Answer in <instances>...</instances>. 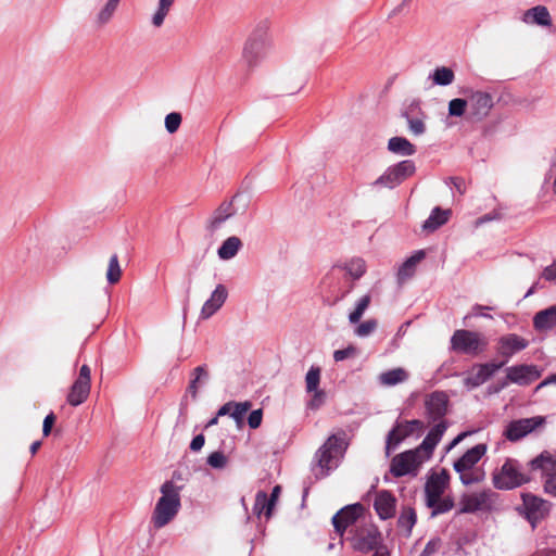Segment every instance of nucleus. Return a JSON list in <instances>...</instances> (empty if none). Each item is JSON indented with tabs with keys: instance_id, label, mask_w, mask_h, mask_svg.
I'll use <instances>...</instances> for the list:
<instances>
[{
	"instance_id": "f257e3e1",
	"label": "nucleus",
	"mask_w": 556,
	"mask_h": 556,
	"mask_svg": "<svg viewBox=\"0 0 556 556\" xmlns=\"http://www.w3.org/2000/svg\"><path fill=\"white\" fill-rule=\"evenodd\" d=\"M446 429V422L441 420L428 432L419 446L395 455L391 459L390 473L395 478L416 476L419 467L431 458Z\"/></svg>"
},
{
	"instance_id": "f03ea898",
	"label": "nucleus",
	"mask_w": 556,
	"mask_h": 556,
	"mask_svg": "<svg viewBox=\"0 0 556 556\" xmlns=\"http://www.w3.org/2000/svg\"><path fill=\"white\" fill-rule=\"evenodd\" d=\"M450 485V473L446 469L430 475L425 483V503L431 509V516L450 511L454 507L451 496L444 495Z\"/></svg>"
},
{
	"instance_id": "7ed1b4c3",
	"label": "nucleus",
	"mask_w": 556,
	"mask_h": 556,
	"mask_svg": "<svg viewBox=\"0 0 556 556\" xmlns=\"http://www.w3.org/2000/svg\"><path fill=\"white\" fill-rule=\"evenodd\" d=\"M160 492L161 497L157 500L151 516V522L155 529L168 525L181 508V486H174L172 482H164Z\"/></svg>"
},
{
	"instance_id": "20e7f679",
	"label": "nucleus",
	"mask_w": 556,
	"mask_h": 556,
	"mask_svg": "<svg viewBox=\"0 0 556 556\" xmlns=\"http://www.w3.org/2000/svg\"><path fill=\"white\" fill-rule=\"evenodd\" d=\"M344 435V432H342L341 435H330L316 452L315 459L319 470V472L315 473L317 478L328 476L332 469L338 467L340 459L348 448Z\"/></svg>"
},
{
	"instance_id": "39448f33",
	"label": "nucleus",
	"mask_w": 556,
	"mask_h": 556,
	"mask_svg": "<svg viewBox=\"0 0 556 556\" xmlns=\"http://www.w3.org/2000/svg\"><path fill=\"white\" fill-rule=\"evenodd\" d=\"M270 41L265 23L258 24L249 35L242 49V60L248 67L257 66L270 51Z\"/></svg>"
},
{
	"instance_id": "423d86ee",
	"label": "nucleus",
	"mask_w": 556,
	"mask_h": 556,
	"mask_svg": "<svg viewBox=\"0 0 556 556\" xmlns=\"http://www.w3.org/2000/svg\"><path fill=\"white\" fill-rule=\"evenodd\" d=\"M450 343L452 351L471 356L481 354L488 346V340L483 334L465 329L455 330Z\"/></svg>"
},
{
	"instance_id": "0eeeda50",
	"label": "nucleus",
	"mask_w": 556,
	"mask_h": 556,
	"mask_svg": "<svg viewBox=\"0 0 556 556\" xmlns=\"http://www.w3.org/2000/svg\"><path fill=\"white\" fill-rule=\"evenodd\" d=\"M459 505V513L462 514L489 513L500 507L498 494L492 490H482L464 495Z\"/></svg>"
},
{
	"instance_id": "6e6552de",
	"label": "nucleus",
	"mask_w": 556,
	"mask_h": 556,
	"mask_svg": "<svg viewBox=\"0 0 556 556\" xmlns=\"http://www.w3.org/2000/svg\"><path fill=\"white\" fill-rule=\"evenodd\" d=\"M529 478L521 472L518 462L507 459L493 476V484L498 490H513L527 482Z\"/></svg>"
},
{
	"instance_id": "1a4fd4ad",
	"label": "nucleus",
	"mask_w": 556,
	"mask_h": 556,
	"mask_svg": "<svg viewBox=\"0 0 556 556\" xmlns=\"http://www.w3.org/2000/svg\"><path fill=\"white\" fill-rule=\"evenodd\" d=\"M540 376L541 371L535 365H514L506 368V379L494 389H490V392L497 393L505 389L509 383L529 386L538 380Z\"/></svg>"
},
{
	"instance_id": "9d476101",
	"label": "nucleus",
	"mask_w": 556,
	"mask_h": 556,
	"mask_svg": "<svg viewBox=\"0 0 556 556\" xmlns=\"http://www.w3.org/2000/svg\"><path fill=\"white\" fill-rule=\"evenodd\" d=\"M534 471H541L546 493L556 496V456L549 452H543L529 463Z\"/></svg>"
},
{
	"instance_id": "9b49d317",
	"label": "nucleus",
	"mask_w": 556,
	"mask_h": 556,
	"mask_svg": "<svg viewBox=\"0 0 556 556\" xmlns=\"http://www.w3.org/2000/svg\"><path fill=\"white\" fill-rule=\"evenodd\" d=\"M416 170L415 163L412 160H404L390 166L386 172L374 181V186H383L394 188L403 180L412 176Z\"/></svg>"
},
{
	"instance_id": "f8f14e48",
	"label": "nucleus",
	"mask_w": 556,
	"mask_h": 556,
	"mask_svg": "<svg viewBox=\"0 0 556 556\" xmlns=\"http://www.w3.org/2000/svg\"><path fill=\"white\" fill-rule=\"evenodd\" d=\"M506 361H501L498 363L489 362L483 364H475L467 371L466 377L464 378V386L467 390H473L483 383H485L491 377L495 375L504 365Z\"/></svg>"
},
{
	"instance_id": "ddd939ff",
	"label": "nucleus",
	"mask_w": 556,
	"mask_h": 556,
	"mask_svg": "<svg viewBox=\"0 0 556 556\" xmlns=\"http://www.w3.org/2000/svg\"><path fill=\"white\" fill-rule=\"evenodd\" d=\"M366 269V262L363 258L353 257L343 264L334 265L325 277L324 283L330 286L343 275L349 276L352 280H358L365 275Z\"/></svg>"
},
{
	"instance_id": "4468645a",
	"label": "nucleus",
	"mask_w": 556,
	"mask_h": 556,
	"mask_svg": "<svg viewBox=\"0 0 556 556\" xmlns=\"http://www.w3.org/2000/svg\"><path fill=\"white\" fill-rule=\"evenodd\" d=\"M469 118L471 121L481 122L491 112L494 106L493 97L485 91H471L468 96Z\"/></svg>"
},
{
	"instance_id": "2eb2a0df",
	"label": "nucleus",
	"mask_w": 556,
	"mask_h": 556,
	"mask_svg": "<svg viewBox=\"0 0 556 556\" xmlns=\"http://www.w3.org/2000/svg\"><path fill=\"white\" fill-rule=\"evenodd\" d=\"M545 422L544 417L534 416L510 421L505 429V437L511 442L521 440Z\"/></svg>"
},
{
	"instance_id": "dca6fc26",
	"label": "nucleus",
	"mask_w": 556,
	"mask_h": 556,
	"mask_svg": "<svg viewBox=\"0 0 556 556\" xmlns=\"http://www.w3.org/2000/svg\"><path fill=\"white\" fill-rule=\"evenodd\" d=\"M380 532L376 527L369 526L358 529L352 538V547L362 553H368L380 544Z\"/></svg>"
},
{
	"instance_id": "f3484780",
	"label": "nucleus",
	"mask_w": 556,
	"mask_h": 556,
	"mask_svg": "<svg viewBox=\"0 0 556 556\" xmlns=\"http://www.w3.org/2000/svg\"><path fill=\"white\" fill-rule=\"evenodd\" d=\"M522 506L526 518L533 527L538 521L543 519L549 510V505L546 501L532 494L522 495Z\"/></svg>"
},
{
	"instance_id": "a211bd4d",
	"label": "nucleus",
	"mask_w": 556,
	"mask_h": 556,
	"mask_svg": "<svg viewBox=\"0 0 556 556\" xmlns=\"http://www.w3.org/2000/svg\"><path fill=\"white\" fill-rule=\"evenodd\" d=\"M402 116L406 119L408 129L414 136H421L426 132L427 115L422 112L419 101H412L402 112Z\"/></svg>"
},
{
	"instance_id": "6ab92c4d",
	"label": "nucleus",
	"mask_w": 556,
	"mask_h": 556,
	"mask_svg": "<svg viewBox=\"0 0 556 556\" xmlns=\"http://www.w3.org/2000/svg\"><path fill=\"white\" fill-rule=\"evenodd\" d=\"M497 345V353L504 357L503 361L507 363L516 353L525 350L529 345V342L527 339L516 333H508L498 339Z\"/></svg>"
},
{
	"instance_id": "aec40b11",
	"label": "nucleus",
	"mask_w": 556,
	"mask_h": 556,
	"mask_svg": "<svg viewBox=\"0 0 556 556\" xmlns=\"http://www.w3.org/2000/svg\"><path fill=\"white\" fill-rule=\"evenodd\" d=\"M363 513V506L359 503L348 505L341 508L333 517L332 525L336 532L343 535L346 528L353 525Z\"/></svg>"
},
{
	"instance_id": "412c9836",
	"label": "nucleus",
	"mask_w": 556,
	"mask_h": 556,
	"mask_svg": "<svg viewBox=\"0 0 556 556\" xmlns=\"http://www.w3.org/2000/svg\"><path fill=\"white\" fill-rule=\"evenodd\" d=\"M228 299V289L225 285L218 283L211 292L208 299L203 303L200 317L202 319L211 318L217 313Z\"/></svg>"
},
{
	"instance_id": "4be33fe9",
	"label": "nucleus",
	"mask_w": 556,
	"mask_h": 556,
	"mask_svg": "<svg viewBox=\"0 0 556 556\" xmlns=\"http://www.w3.org/2000/svg\"><path fill=\"white\" fill-rule=\"evenodd\" d=\"M426 253L424 250L415 251L412 256L406 258L397 268L396 282L399 286L404 285L412 279L417 269V265L425 258Z\"/></svg>"
},
{
	"instance_id": "5701e85b",
	"label": "nucleus",
	"mask_w": 556,
	"mask_h": 556,
	"mask_svg": "<svg viewBox=\"0 0 556 556\" xmlns=\"http://www.w3.org/2000/svg\"><path fill=\"white\" fill-rule=\"evenodd\" d=\"M448 399L444 392H432L426 400V410L429 417L435 421L441 419L447 410Z\"/></svg>"
},
{
	"instance_id": "b1692460",
	"label": "nucleus",
	"mask_w": 556,
	"mask_h": 556,
	"mask_svg": "<svg viewBox=\"0 0 556 556\" xmlns=\"http://www.w3.org/2000/svg\"><path fill=\"white\" fill-rule=\"evenodd\" d=\"M396 500L390 491L382 490L376 495L374 507L378 516L386 520L394 516Z\"/></svg>"
},
{
	"instance_id": "393cba45",
	"label": "nucleus",
	"mask_w": 556,
	"mask_h": 556,
	"mask_svg": "<svg viewBox=\"0 0 556 556\" xmlns=\"http://www.w3.org/2000/svg\"><path fill=\"white\" fill-rule=\"evenodd\" d=\"M486 453V445L483 443L477 444L469 448L460 458L454 463L455 471H467L482 458Z\"/></svg>"
},
{
	"instance_id": "a878e982",
	"label": "nucleus",
	"mask_w": 556,
	"mask_h": 556,
	"mask_svg": "<svg viewBox=\"0 0 556 556\" xmlns=\"http://www.w3.org/2000/svg\"><path fill=\"white\" fill-rule=\"evenodd\" d=\"M533 327L538 331H548L556 327V305L539 311L533 317Z\"/></svg>"
},
{
	"instance_id": "bb28decb",
	"label": "nucleus",
	"mask_w": 556,
	"mask_h": 556,
	"mask_svg": "<svg viewBox=\"0 0 556 556\" xmlns=\"http://www.w3.org/2000/svg\"><path fill=\"white\" fill-rule=\"evenodd\" d=\"M451 216V210H442L441 207H434L429 217L422 224V230L427 232H433L444 224L448 222Z\"/></svg>"
},
{
	"instance_id": "cd10ccee",
	"label": "nucleus",
	"mask_w": 556,
	"mask_h": 556,
	"mask_svg": "<svg viewBox=\"0 0 556 556\" xmlns=\"http://www.w3.org/2000/svg\"><path fill=\"white\" fill-rule=\"evenodd\" d=\"M236 213V210L233 207L232 202H223L218 208L215 210L213 213L208 228L214 231L217 230L224 222H226L228 218L233 216Z\"/></svg>"
},
{
	"instance_id": "c85d7f7f",
	"label": "nucleus",
	"mask_w": 556,
	"mask_h": 556,
	"mask_svg": "<svg viewBox=\"0 0 556 556\" xmlns=\"http://www.w3.org/2000/svg\"><path fill=\"white\" fill-rule=\"evenodd\" d=\"M90 388L91 384L75 380L67 394V403L72 406L83 404L90 393Z\"/></svg>"
},
{
	"instance_id": "c756f323",
	"label": "nucleus",
	"mask_w": 556,
	"mask_h": 556,
	"mask_svg": "<svg viewBox=\"0 0 556 556\" xmlns=\"http://www.w3.org/2000/svg\"><path fill=\"white\" fill-rule=\"evenodd\" d=\"M388 150L402 156H410L416 152L415 146L404 137L390 138L388 141Z\"/></svg>"
},
{
	"instance_id": "7c9ffc66",
	"label": "nucleus",
	"mask_w": 556,
	"mask_h": 556,
	"mask_svg": "<svg viewBox=\"0 0 556 556\" xmlns=\"http://www.w3.org/2000/svg\"><path fill=\"white\" fill-rule=\"evenodd\" d=\"M407 379V371L401 367L381 372L378 377L379 383L386 387L396 386L399 383L406 381Z\"/></svg>"
},
{
	"instance_id": "2f4dec72",
	"label": "nucleus",
	"mask_w": 556,
	"mask_h": 556,
	"mask_svg": "<svg viewBox=\"0 0 556 556\" xmlns=\"http://www.w3.org/2000/svg\"><path fill=\"white\" fill-rule=\"evenodd\" d=\"M241 247V240L236 236H231L227 238L218 248L217 255L223 261L231 260L237 255Z\"/></svg>"
},
{
	"instance_id": "473e14b6",
	"label": "nucleus",
	"mask_w": 556,
	"mask_h": 556,
	"mask_svg": "<svg viewBox=\"0 0 556 556\" xmlns=\"http://www.w3.org/2000/svg\"><path fill=\"white\" fill-rule=\"evenodd\" d=\"M407 432L403 431L401 421H396L394 427L389 431L386 439V455L389 456L392 450H395L405 439Z\"/></svg>"
},
{
	"instance_id": "72a5a7b5",
	"label": "nucleus",
	"mask_w": 556,
	"mask_h": 556,
	"mask_svg": "<svg viewBox=\"0 0 556 556\" xmlns=\"http://www.w3.org/2000/svg\"><path fill=\"white\" fill-rule=\"evenodd\" d=\"M274 509V500H268V495L265 491H258L255 495V502L253 505V511L255 515L261 516L262 514L268 519L271 516Z\"/></svg>"
},
{
	"instance_id": "f704fd0d",
	"label": "nucleus",
	"mask_w": 556,
	"mask_h": 556,
	"mask_svg": "<svg viewBox=\"0 0 556 556\" xmlns=\"http://www.w3.org/2000/svg\"><path fill=\"white\" fill-rule=\"evenodd\" d=\"M529 17L532 18V22L540 26H549L552 25V17L546 7L536 5L530 10H528L525 14V20L527 21Z\"/></svg>"
},
{
	"instance_id": "c9c22d12",
	"label": "nucleus",
	"mask_w": 556,
	"mask_h": 556,
	"mask_svg": "<svg viewBox=\"0 0 556 556\" xmlns=\"http://www.w3.org/2000/svg\"><path fill=\"white\" fill-rule=\"evenodd\" d=\"M371 303V295L366 293L362 295L356 302L354 309L349 314L348 319L352 325H356L361 321L364 313L369 307Z\"/></svg>"
},
{
	"instance_id": "e433bc0d",
	"label": "nucleus",
	"mask_w": 556,
	"mask_h": 556,
	"mask_svg": "<svg viewBox=\"0 0 556 556\" xmlns=\"http://www.w3.org/2000/svg\"><path fill=\"white\" fill-rule=\"evenodd\" d=\"M417 521V515L414 508L407 506L401 510L397 519V526L406 532V535H410L412 530Z\"/></svg>"
},
{
	"instance_id": "4c0bfd02",
	"label": "nucleus",
	"mask_w": 556,
	"mask_h": 556,
	"mask_svg": "<svg viewBox=\"0 0 556 556\" xmlns=\"http://www.w3.org/2000/svg\"><path fill=\"white\" fill-rule=\"evenodd\" d=\"M433 84L437 86H450L454 79L455 74L452 68L446 66L435 67L430 75Z\"/></svg>"
},
{
	"instance_id": "58836bf2",
	"label": "nucleus",
	"mask_w": 556,
	"mask_h": 556,
	"mask_svg": "<svg viewBox=\"0 0 556 556\" xmlns=\"http://www.w3.org/2000/svg\"><path fill=\"white\" fill-rule=\"evenodd\" d=\"M208 380V371L206 365L198 366L192 371V379L190 380L188 391L193 397H197L198 389L200 384L205 383Z\"/></svg>"
},
{
	"instance_id": "ea45409f",
	"label": "nucleus",
	"mask_w": 556,
	"mask_h": 556,
	"mask_svg": "<svg viewBox=\"0 0 556 556\" xmlns=\"http://www.w3.org/2000/svg\"><path fill=\"white\" fill-rule=\"evenodd\" d=\"M175 0H159L157 9L151 18V23L154 27L159 28L164 24L165 17L167 16Z\"/></svg>"
},
{
	"instance_id": "a19ab883",
	"label": "nucleus",
	"mask_w": 556,
	"mask_h": 556,
	"mask_svg": "<svg viewBox=\"0 0 556 556\" xmlns=\"http://www.w3.org/2000/svg\"><path fill=\"white\" fill-rule=\"evenodd\" d=\"M119 2L121 0H108L97 14V23L101 26L106 25L112 20Z\"/></svg>"
},
{
	"instance_id": "79ce46f5",
	"label": "nucleus",
	"mask_w": 556,
	"mask_h": 556,
	"mask_svg": "<svg viewBox=\"0 0 556 556\" xmlns=\"http://www.w3.org/2000/svg\"><path fill=\"white\" fill-rule=\"evenodd\" d=\"M122 277V268L119 266L118 257L116 254H113L110 257L109 266L106 270V280L110 285H115L119 281Z\"/></svg>"
},
{
	"instance_id": "37998d69",
	"label": "nucleus",
	"mask_w": 556,
	"mask_h": 556,
	"mask_svg": "<svg viewBox=\"0 0 556 556\" xmlns=\"http://www.w3.org/2000/svg\"><path fill=\"white\" fill-rule=\"evenodd\" d=\"M321 370L318 366H311L305 376V388L306 392L319 390Z\"/></svg>"
},
{
	"instance_id": "c03bdc74",
	"label": "nucleus",
	"mask_w": 556,
	"mask_h": 556,
	"mask_svg": "<svg viewBox=\"0 0 556 556\" xmlns=\"http://www.w3.org/2000/svg\"><path fill=\"white\" fill-rule=\"evenodd\" d=\"M469 106L468 99L455 98L448 102V114L455 117H462L466 108Z\"/></svg>"
},
{
	"instance_id": "a18cd8bd",
	"label": "nucleus",
	"mask_w": 556,
	"mask_h": 556,
	"mask_svg": "<svg viewBox=\"0 0 556 556\" xmlns=\"http://www.w3.org/2000/svg\"><path fill=\"white\" fill-rule=\"evenodd\" d=\"M251 408V403L249 401L245 402H233L232 409L230 412V417L237 422L241 424L245 414Z\"/></svg>"
},
{
	"instance_id": "49530a36",
	"label": "nucleus",
	"mask_w": 556,
	"mask_h": 556,
	"mask_svg": "<svg viewBox=\"0 0 556 556\" xmlns=\"http://www.w3.org/2000/svg\"><path fill=\"white\" fill-rule=\"evenodd\" d=\"M181 114L178 112H172L165 116L164 126L168 134H175L181 125Z\"/></svg>"
},
{
	"instance_id": "de8ad7c7",
	"label": "nucleus",
	"mask_w": 556,
	"mask_h": 556,
	"mask_svg": "<svg viewBox=\"0 0 556 556\" xmlns=\"http://www.w3.org/2000/svg\"><path fill=\"white\" fill-rule=\"evenodd\" d=\"M377 326L378 324L375 319H367L354 329V334L359 338H366L376 330Z\"/></svg>"
},
{
	"instance_id": "09e8293b",
	"label": "nucleus",
	"mask_w": 556,
	"mask_h": 556,
	"mask_svg": "<svg viewBox=\"0 0 556 556\" xmlns=\"http://www.w3.org/2000/svg\"><path fill=\"white\" fill-rule=\"evenodd\" d=\"M206 463L214 469H223L226 467L228 459L223 452L216 451L207 456Z\"/></svg>"
},
{
	"instance_id": "8fccbe9b",
	"label": "nucleus",
	"mask_w": 556,
	"mask_h": 556,
	"mask_svg": "<svg viewBox=\"0 0 556 556\" xmlns=\"http://www.w3.org/2000/svg\"><path fill=\"white\" fill-rule=\"evenodd\" d=\"M441 547H442V540L438 536H434L427 542L424 551L420 553L419 556H433L437 553H439Z\"/></svg>"
},
{
	"instance_id": "3c124183",
	"label": "nucleus",
	"mask_w": 556,
	"mask_h": 556,
	"mask_svg": "<svg viewBox=\"0 0 556 556\" xmlns=\"http://www.w3.org/2000/svg\"><path fill=\"white\" fill-rule=\"evenodd\" d=\"M357 354V349L354 345H349L345 349L336 350L333 352V359L336 362H342L344 359L355 357Z\"/></svg>"
},
{
	"instance_id": "603ef678",
	"label": "nucleus",
	"mask_w": 556,
	"mask_h": 556,
	"mask_svg": "<svg viewBox=\"0 0 556 556\" xmlns=\"http://www.w3.org/2000/svg\"><path fill=\"white\" fill-rule=\"evenodd\" d=\"M313 396L307 403V407L311 409H318L325 402L326 393L323 390L313 391Z\"/></svg>"
},
{
	"instance_id": "864d4df0",
	"label": "nucleus",
	"mask_w": 556,
	"mask_h": 556,
	"mask_svg": "<svg viewBox=\"0 0 556 556\" xmlns=\"http://www.w3.org/2000/svg\"><path fill=\"white\" fill-rule=\"evenodd\" d=\"M263 419V410L254 409L250 413L248 417L249 427L252 429H256L261 426Z\"/></svg>"
},
{
	"instance_id": "5fc2aeb1",
	"label": "nucleus",
	"mask_w": 556,
	"mask_h": 556,
	"mask_svg": "<svg viewBox=\"0 0 556 556\" xmlns=\"http://www.w3.org/2000/svg\"><path fill=\"white\" fill-rule=\"evenodd\" d=\"M457 472L459 473L462 483L465 485H469L479 481L478 478L470 470Z\"/></svg>"
},
{
	"instance_id": "6e6d98bb",
	"label": "nucleus",
	"mask_w": 556,
	"mask_h": 556,
	"mask_svg": "<svg viewBox=\"0 0 556 556\" xmlns=\"http://www.w3.org/2000/svg\"><path fill=\"white\" fill-rule=\"evenodd\" d=\"M78 381L91 384V371L88 365H83L77 377Z\"/></svg>"
},
{
	"instance_id": "4d7b16f0",
	"label": "nucleus",
	"mask_w": 556,
	"mask_h": 556,
	"mask_svg": "<svg viewBox=\"0 0 556 556\" xmlns=\"http://www.w3.org/2000/svg\"><path fill=\"white\" fill-rule=\"evenodd\" d=\"M542 277L547 281H556V261L544 268Z\"/></svg>"
},
{
	"instance_id": "13d9d810",
	"label": "nucleus",
	"mask_w": 556,
	"mask_h": 556,
	"mask_svg": "<svg viewBox=\"0 0 556 556\" xmlns=\"http://www.w3.org/2000/svg\"><path fill=\"white\" fill-rule=\"evenodd\" d=\"M54 421H55V416L53 415V413H50L43 419L42 433L45 437L50 434Z\"/></svg>"
},
{
	"instance_id": "bf43d9fd",
	"label": "nucleus",
	"mask_w": 556,
	"mask_h": 556,
	"mask_svg": "<svg viewBox=\"0 0 556 556\" xmlns=\"http://www.w3.org/2000/svg\"><path fill=\"white\" fill-rule=\"evenodd\" d=\"M405 427L410 428L416 435H420L424 430V424L418 419L405 421Z\"/></svg>"
},
{
	"instance_id": "052dcab7",
	"label": "nucleus",
	"mask_w": 556,
	"mask_h": 556,
	"mask_svg": "<svg viewBox=\"0 0 556 556\" xmlns=\"http://www.w3.org/2000/svg\"><path fill=\"white\" fill-rule=\"evenodd\" d=\"M204 443H205L204 435L198 434L192 439V441L190 443V450L192 452H199L203 447Z\"/></svg>"
},
{
	"instance_id": "680f3d73",
	"label": "nucleus",
	"mask_w": 556,
	"mask_h": 556,
	"mask_svg": "<svg viewBox=\"0 0 556 556\" xmlns=\"http://www.w3.org/2000/svg\"><path fill=\"white\" fill-rule=\"evenodd\" d=\"M166 482H172L174 486H181V490L184 489V478L182 473L178 470L174 471L172 475L170 480H167Z\"/></svg>"
},
{
	"instance_id": "e2e57ef3",
	"label": "nucleus",
	"mask_w": 556,
	"mask_h": 556,
	"mask_svg": "<svg viewBox=\"0 0 556 556\" xmlns=\"http://www.w3.org/2000/svg\"><path fill=\"white\" fill-rule=\"evenodd\" d=\"M498 218H500L498 214H496V213H489V214H485V215L481 216L480 218H478L477 222H476V225L480 226L482 224H485L488 222L495 220V219H498Z\"/></svg>"
},
{
	"instance_id": "0e129e2a",
	"label": "nucleus",
	"mask_w": 556,
	"mask_h": 556,
	"mask_svg": "<svg viewBox=\"0 0 556 556\" xmlns=\"http://www.w3.org/2000/svg\"><path fill=\"white\" fill-rule=\"evenodd\" d=\"M450 181L454 185L455 189L463 194L465 192V181L460 178H450Z\"/></svg>"
},
{
	"instance_id": "69168bd1",
	"label": "nucleus",
	"mask_w": 556,
	"mask_h": 556,
	"mask_svg": "<svg viewBox=\"0 0 556 556\" xmlns=\"http://www.w3.org/2000/svg\"><path fill=\"white\" fill-rule=\"evenodd\" d=\"M232 406H233V402H227L226 404H224L223 406L219 407V409L217 412V416H226V415L230 416Z\"/></svg>"
},
{
	"instance_id": "338daca9",
	"label": "nucleus",
	"mask_w": 556,
	"mask_h": 556,
	"mask_svg": "<svg viewBox=\"0 0 556 556\" xmlns=\"http://www.w3.org/2000/svg\"><path fill=\"white\" fill-rule=\"evenodd\" d=\"M556 384V374L555 375H551L549 377H547L545 380H543L539 386H538V389H541L547 384Z\"/></svg>"
},
{
	"instance_id": "774afa93",
	"label": "nucleus",
	"mask_w": 556,
	"mask_h": 556,
	"mask_svg": "<svg viewBox=\"0 0 556 556\" xmlns=\"http://www.w3.org/2000/svg\"><path fill=\"white\" fill-rule=\"evenodd\" d=\"M279 493H280V486L276 485L273 489L270 496H268V500H274V504H275L278 498Z\"/></svg>"
}]
</instances>
